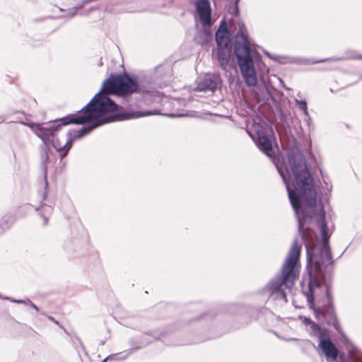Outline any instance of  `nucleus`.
<instances>
[{
  "instance_id": "nucleus-1",
  "label": "nucleus",
  "mask_w": 362,
  "mask_h": 362,
  "mask_svg": "<svg viewBox=\"0 0 362 362\" xmlns=\"http://www.w3.org/2000/svg\"><path fill=\"white\" fill-rule=\"evenodd\" d=\"M288 167L286 170L291 182H288L283 170L278 171L286 187L288 198L298 222V230L304 241L307 253V269L301 281L303 294L306 297L310 308L314 310L316 318L327 325H332L340 333L341 327L334 308L333 300L328 287L322 298L314 303L316 290L320 288V279L324 271L333 263L329 239L332 233L326 223L325 214H318L317 226L322 235V243L316 244L313 231L306 226L315 213L316 191L314 180L308 169L304 156L300 152L288 153Z\"/></svg>"
},
{
  "instance_id": "nucleus-2",
  "label": "nucleus",
  "mask_w": 362,
  "mask_h": 362,
  "mask_svg": "<svg viewBox=\"0 0 362 362\" xmlns=\"http://www.w3.org/2000/svg\"><path fill=\"white\" fill-rule=\"evenodd\" d=\"M139 91V86L136 78L124 75H111L105 80L100 91L95 95L90 101L84 106L79 116L69 115L61 119L62 125L69 124H83L89 123L79 130L69 131L72 134V141L76 139L89 134L93 129L112 122L138 118L150 115L149 112H124L107 115V113L119 110L120 107L117 105L109 95H126Z\"/></svg>"
},
{
  "instance_id": "nucleus-3",
  "label": "nucleus",
  "mask_w": 362,
  "mask_h": 362,
  "mask_svg": "<svg viewBox=\"0 0 362 362\" xmlns=\"http://www.w3.org/2000/svg\"><path fill=\"white\" fill-rule=\"evenodd\" d=\"M300 245L293 242L289 253L281 269V274L272 279L264 288L270 296L287 302L284 288L291 289L299 275Z\"/></svg>"
},
{
  "instance_id": "nucleus-4",
  "label": "nucleus",
  "mask_w": 362,
  "mask_h": 362,
  "mask_svg": "<svg viewBox=\"0 0 362 362\" xmlns=\"http://www.w3.org/2000/svg\"><path fill=\"white\" fill-rule=\"evenodd\" d=\"M234 52L245 83L248 86H255L257 84L258 78L255 64L257 62L259 56L256 51L250 49L243 25L240 27V30L235 35Z\"/></svg>"
},
{
  "instance_id": "nucleus-5",
  "label": "nucleus",
  "mask_w": 362,
  "mask_h": 362,
  "mask_svg": "<svg viewBox=\"0 0 362 362\" xmlns=\"http://www.w3.org/2000/svg\"><path fill=\"white\" fill-rule=\"evenodd\" d=\"M29 127L34 130L36 135L42 139L43 144L40 146V160L43 169L45 180V185H47V162L49 159V148L51 138L54 136V129L50 124H30Z\"/></svg>"
},
{
  "instance_id": "nucleus-6",
  "label": "nucleus",
  "mask_w": 362,
  "mask_h": 362,
  "mask_svg": "<svg viewBox=\"0 0 362 362\" xmlns=\"http://www.w3.org/2000/svg\"><path fill=\"white\" fill-rule=\"evenodd\" d=\"M253 129L256 136L254 139L257 146L265 154L271 156L272 152L271 127L259 119L258 122L253 123Z\"/></svg>"
},
{
  "instance_id": "nucleus-7",
  "label": "nucleus",
  "mask_w": 362,
  "mask_h": 362,
  "mask_svg": "<svg viewBox=\"0 0 362 362\" xmlns=\"http://www.w3.org/2000/svg\"><path fill=\"white\" fill-rule=\"evenodd\" d=\"M52 126V129H54V136L50 139L49 144H52L53 147L56 149V151L59 153L60 158H64L67 154L70 148L72 146V134L71 132H67L66 134V136L67 138L66 141L64 144H62L58 139L56 138L57 132L60 129L62 125V123L55 126L54 124L49 122Z\"/></svg>"
},
{
  "instance_id": "nucleus-8",
  "label": "nucleus",
  "mask_w": 362,
  "mask_h": 362,
  "mask_svg": "<svg viewBox=\"0 0 362 362\" xmlns=\"http://www.w3.org/2000/svg\"><path fill=\"white\" fill-rule=\"evenodd\" d=\"M196 12L199 16L200 23L204 27L212 25L211 8L209 0H197L195 2Z\"/></svg>"
},
{
  "instance_id": "nucleus-9",
  "label": "nucleus",
  "mask_w": 362,
  "mask_h": 362,
  "mask_svg": "<svg viewBox=\"0 0 362 362\" xmlns=\"http://www.w3.org/2000/svg\"><path fill=\"white\" fill-rule=\"evenodd\" d=\"M221 83L220 77L217 74H206L197 79V89L199 91L215 90Z\"/></svg>"
},
{
  "instance_id": "nucleus-10",
  "label": "nucleus",
  "mask_w": 362,
  "mask_h": 362,
  "mask_svg": "<svg viewBox=\"0 0 362 362\" xmlns=\"http://www.w3.org/2000/svg\"><path fill=\"white\" fill-rule=\"evenodd\" d=\"M319 347L326 357L327 362H334L338 356V350L330 339H322Z\"/></svg>"
},
{
  "instance_id": "nucleus-11",
  "label": "nucleus",
  "mask_w": 362,
  "mask_h": 362,
  "mask_svg": "<svg viewBox=\"0 0 362 362\" xmlns=\"http://www.w3.org/2000/svg\"><path fill=\"white\" fill-rule=\"evenodd\" d=\"M226 27L227 24L226 21L222 20L220 24V27L216 34V41L218 48H227L230 44V34Z\"/></svg>"
},
{
  "instance_id": "nucleus-12",
  "label": "nucleus",
  "mask_w": 362,
  "mask_h": 362,
  "mask_svg": "<svg viewBox=\"0 0 362 362\" xmlns=\"http://www.w3.org/2000/svg\"><path fill=\"white\" fill-rule=\"evenodd\" d=\"M217 57L221 69L224 71H227L230 57V52L228 47L218 48Z\"/></svg>"
},
{
  "instance_id": "nucleus-13",
  "label": "nucleus",
  "mask_w": 362,
  "mask_h": 362,
  "mask_svg": "<svg viewBox=\"0 0 362 362\" xmlns=\"http://www.w3.org/2000/svg\"><path fill=\"white\" fill-rule=\"evenodd\" d=\"M307 330L312 337H317L319 338H322L323 337V333L320 326L315 322L310 323V325L307 327Z\"/></svg>"
},
{
  "instance_id": "nucleus-14",
  "label": "nucleus",
  "mask_w": 362,
  "mask_h": 362,
  "mask_svg": "<svg viewBox=\"0 0 362 362\" xmlns=\"http://www.w3.org/2000/svg\"><path fill=\"white\" fill-rule=\"evenodd\" d=\"M52 212V208L49 206H44L43 208H42V216L44 219V224L46 225L47 223V217L46 216V215H49V214H51Z\"/></svg>"
},
{
  "instance_id": "nucleus-15",
  "label": "nucleus",
  "mask_w": 362,
  "mask_h": 362,
  "mask_svg": "<svg viewBox=\"0 0 362 362\" xmlns=\"http://www.w3.org/2000/svg\"><path fill=\"white\" fill-rule=\"evenodd\" d=\"M296 104L298 105L299 108L303 111L305 115L308 116V112L307 110V103L305 100H299L298 99L295 100Z\"/></svg>"
},
{
  "instance_id": "nucleus-16",
  "label": "nucleus",
  "mask_w": 362,
  "mask_h": 362,
  "mask_svg": "<svg viewBox=\"0 0 362 362\" xmlns=\"http://www.w3.org/2000/svg\"><path fill=\"white\" fill-rule=\"evenodd\" d=\"M300 318L303 320V322L305 325L307 326V327L310 325V323L313 322L310 318L306 317H300Z\"/></svg>"
},
{
  "instance_id": "nucleus-17",
  "label": "nucleus",
  "mask_w": 362,
  "mask_h": 362,
  "mask_svg": "<svg viewBox=\"0 0 362 362\" xmlns=\"http://www.w3.org/2000/svg\"><path fill=\"white\" fill-rule=\"evenodd\" d=\"M239 1V0H235V7L232 9V11H230V13L233 16H237L238 13V2Z\"/></svg>"
},
{
  "instance_id": "nucleus-18",
  "label": "nucleus",
  "mask_w": 362,
  "mask_h": 362,
  "mask_svg": "<svg viewBox=\"0 0 362 362\" xmlns=\"http://www.w3.org/2000/svg\"><path fill=\"white\" fill-rule=\"evenodd\" d=\"M117 356L116 355H111V356H109L107 357H106L103 361V362H105L106 361H108V360H115L117 359L116 358Z\"/></svg>"
},
{
  "instance_id": "nucleus-19",
  "label": "nucleus",
  "mask_w": 362,
  "mask_h": 362,
  "mask_svg": "<svg viewBox=\"0 0 362 362\" xmlns=\"http://www.w3.org/2000/svg\"><path fill=\"white\" fill-rule=\"evenodd\" d=\"M28 305L31 306L33 308L35 309L37 311L38 310V308L30 300H28Z\"/></svg>"
},
{
  "instance_id": "nucleus-20",
  "label": "nucleus",
  "mask_w": 362,
  "mask_h": 362,
  "mask_svg": "<svg viewBox=\"0 0 362 362\" xmlns=\"http://www.w3.org/2000/svg\"><path fill=\"white\" fill-rule=\"evenodd\" d=\"M13 302L18 303H25L28 305V300H12Z\"/></svg>"
},
{
  "instance_id": "nucleus-21",
  "label": "nucleus",
  "mask_w": 362,
  "mask_h": 362,
  "mask_svg": "<svg viewBox=\"0 0 362 362\" xmlns=\"http://www.w3.org/2000/svg\"><path fill=\"white\" fill-rule=\"evenodd\" d=\"M170 117H182V116H184V115H170Z\"/></svg>"
},
{
  "instance_id": "nucleus-22",
  "label": "nucleus",
  "mask_w": 362,
  "mask_h": 362,
  "mask_svg": "<svg viewBox=\"0 0 362 362\" xmlns=\"http://www.w3.org/2000/svg\"><path fill=\"white\" fill-rule=\"evenodd\" d=\"M102 65H103L102 59H100V60L98 62V66H102Z\"/></svg>"
},
{
  "instance_id": "nucleus-23",
  "label": "nucleus",
  "mask_w": 362,
  "mask_h": 362,
  "mask_svg": "<svg viewBox=\"0 0 362 362\" xmlns=\"http://www.w3.org/2000/svg\"><path fill=\"white\" fill-rule=\"evenodd\" d=\"M326 61L325 59H322V60H319V61H316L315 62H325Z\"/></svg>"
},
{
  "instance_id": "nucleus-24",
  "label": "nucleus",
  "mask_w": 362,
  "mask_h": 362,
  "mask_svg": "<svg viewBox=\"0 0 362 362\" xmlns=\"http://www.w3.org/2000/svg\"><path fill=\"white\" fill-rule=\"evenodd\" d=\"M126 358H127V356H125L122 357L121 359H122V360H124Z\"/></svg>"
}]
</instances>
